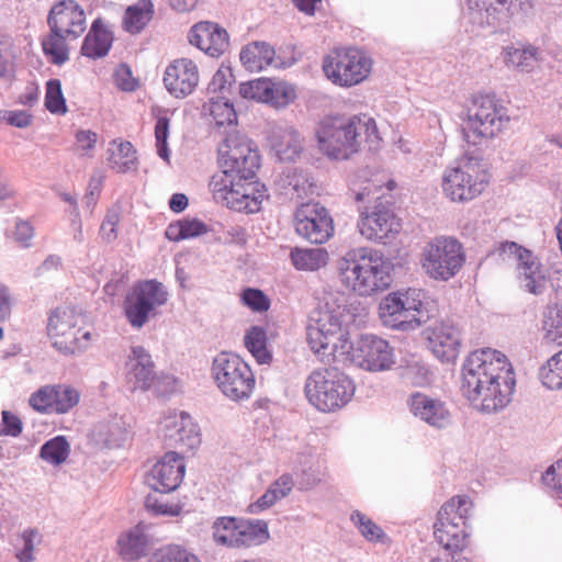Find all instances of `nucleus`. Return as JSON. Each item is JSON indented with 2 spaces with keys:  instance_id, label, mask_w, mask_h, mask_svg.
<instances>
[{
  "instance_id": "6e6552de",
  "label": "nucleus",
  "mask_w": 562,
  "mask_h": 562,
  "mask_svg": "<svg viewBox=\"0 0 562 562\" xmlns=\"http://www.w3.org/2000/svg\"><path fill=\"white\" fill-rule=\"evenodd\" d=\"M212 376L220 391L231 401L248 400L256 385L250 367L237 355L218 353L212 362Z\"/></svg>"
},
{
  "instance_id": "f03ea898",
  "label": "nucleus",
  "mask_w": 562,
  "mask_h": 562,
  "mask_svg": "<svg viewBox=\"0 0 562 562\" xmlns=\"http://www.w3.org/2000/svg\"><path fill=\"white\" fill-rule=\"evenodd\" d=\"M316 137L324 155L337 160L348 159L357 153L362 138L370 148L378 146L380 140L375 121L358 115L325 116L317 125Z\"/></svg>"
},
{
  "instance_id": "de8ad7c7",
  "label": "nucleus",
  "mask_w": 562,
  "mask_h": 562,
  "mask_svg": "<svg viewBox=\"0 0 562 562\" xmlns=\"http://www.w3.org/2000/svg\"><path fill=\"white\" fill-rule=\"evenodd\" d=\"M326 322H317L310 319L306 325V339L310 348L315 355L321 357L322 361H326Z\"/></svg>"
},
{
  "instance_id": "5701e85b",
  "label": "nucleus",
  "mask_w": 562,
  "mask_h": 562,
  "mask_svg": "<svg viewBox=\"0 0 562 562\" xmlns=\"http://www.w3.org/2000/svg\"><path fill=\"white\" fill-rule=\"evenodd\" d=\"M47 24L53 32L78 38L86 30V14L74 0H64L53 5Z\"/></svg>"
},
{
  "instance_id": "f257e3e1",
  "label": "nucleus",
  "mask_w": 562,
  "mask_h": 562,
  "mask_svg": "<svg viewBox=\"0 0 562 562\" xmlns=\"http://www.w3.org/2000/svg\"><path fill=\"white\" fill-rule=\"evenodd\" d=\"M516 380L506 356L492 348L472 351L461 369L462 395L484 413H495L512 400Z\"/></svg>"
},
{
  "instance_id": "a878e982",
  "label": "nucleus",
  "mask_w": 562,
  "mask_h": 562,
  "mask_svg": "<svg viewBox=\"0 0 562 562\" xmlns=\"http://www.w3.org/2000/svg\"><path fill=\"white\" fill-rule=\"evenodd\" d=\"M408 405L413 415L436 429L448 428L452 424V414L446 403L416 392L411 395Z\"/></svg>"
},
{
  "instance_id": "4d7b16f0",
  "label": "nucleus",
  "mask_w": 562,
  "mask_h": 562,
  "mask_svg": "<svg viewBox=\"0 0 562 562\" xmlns=\"http://www.w3.org/2000/svg\"><path fill=\"white\" fill-rule=\"evenodd\" d=\"M210 114L217 126L233 125L237 122L236 111L228 100L212 101L210 104Z\"/></svg>"
},
{
  "instance_id": "7c9ffc66",
  "label": "nucleus",
  "mask_w": 562,
  "mask_h": 562,
  "mask_svg": "<svg viewBox=\"0 0 562 562\" xmlns=\"http://www.w3.org/2000/svg\"><path fill=\"white\" fill-rule=\"evenodd\" d=\"M271 148L281 161H295L304 151V139L293 127L274 132Z\"/></svg>"
},
{
  "instance_id": "e433bc0d",
  "label": "nucleus",
  "mask_w": 562,
  "mask_h": 562,
  "mask_svg": "<svg viewBox=\"0 0 562 562\" xmlns=\"http://www.w3.org/2000/svg\"><path fill=\"white\" fill-rule=\"evenodd\" d=\"M237 548L259 546L269 539L268 525L259 519L238 518Z\"/></svg>"
},
{
  "instance_id": "58836bf2",
  "label": "nucleus",
  "mask_w": 562,
  "mask_h": 562,
  "mask_svg": "<svg viewBox=\"0 0 562 562\" xmlns=\"http://www.w3.org/2000/svg\"><path fill=\"white\" fill-rule=\"evenodd\" d=\"M153 14L154 4L151 0H139L126 9L123 18V29L131 34H137L149 23Z\"/></svg>"
},
{
  "instance_id": "ddd939ff",
  "label": "nucleus",
  "mask_w": 562,
  "mask_h": 562,
  "mask_svg": "<svg viewBox=\"0 0 562 562\" xmlns=\"http://www.w3.org/2000/svg\"><path fill=\"white\" fill-rule=\"evenodd\" d=\"M503 259H513L517 262V276L520 286L535 295L541 294L547 286V278L542 265L533 252L515 241L501 243L497 248Z\"/></svg>"
},
{
  "instance_id": "72a5a7b5",
  "label": "nucleus",
  "mask_w": 562,
  "mask_h": 562,
  "mask_svg": "<svg viewBox=\"0 0 562 562\" xmlns=\"http://www.w3.org/2000/svg\"><path fill=\"white\" fill-rule=\"evenodd\" d=\"M274 56V48L266 42H252L246 45L239 55L243 66L251 72H258L271 66Z\"/></svg>"
},
{
  "instance_id": "0eeeda50",
  "label": "nucleus",
  "mask_w": 562,
  "mask_h": 562,
  "mask_svg": "<svg viewBox=\"0 0 562 562\" xmlns=\"http://www.w3.org/2000/svg\"><path fill=\"white\" fill-rule=\"evenodd\" d=\"M472 502L468 496H454L446 502L437 515L434 525V537L449 555L462 551L467 547Z\"/></svg>"
},
{
  "instance_id": "c756f323",
  "label": "nucleus",
  "mask_w": 562,
  "mask_h": 562,
  "mask_svg": "<svg viewBox=\"0 0 562 562\" xmlns=\"http://www.w3.org/2000/svg\"><path fill=\"white\" fill-rule=\"evenodd\" d=\"M113 33L101 19H95L86 35L81 54L91 59H99L108 55L112 47Z\"/></svg>"
},
{
  "instance_id": "680f3d73",
  "label": "nucleus",
  "mask_w": 562,
  "mask_h": 562,
  "mask_svg": "<svg viewBox=\"0 0 562 562\" xmlns=\"http://www.w3.org/2000/svg\"><path fill=\"white\" fill-rule=\"evenodd\" d=\"M346 305L342 296L333 293L325 294L318 303V313L324 316H345Z\"/></svg>"
},
{
  "instance_id": "9b49d317",
  "label": "nucleus",
  "mask_w": 562,
  "mask_h": 562,
  "mask_svg": "<svg viewBox=\"0 0 562 562\" xmlns=\"http://www.w3.org/2000/svg\"><path fill=\"white\" fill-rule=\"evenodd\" d=\"M371 59L358 48H336L324 57L323 70L328 80L340 87L363 81L371 71Z\"/></svg>"
},
{
  "instance_id": "aec40b11",
  "label": "nucleus",
  "mask_w": 562,
  "mask_h": 562,
  "mask_svg": "<svg viewBox=\"0 0 562 562\" xmlns=\"http://www.w3.org/2000/svg\"><path fill=\"white\" fill-rule=\"evenodd\" d=\"M165 286L156 280H146L135 284L125 301L126 316H148L167 302Z\"/></svg>"
},
{
  "instance_id": "6e6d98bb",
  "label": "nucleus",
  "mask_w": 562,
  "mask_h": 562,
  "mask_svg": "<svg viewBox=\"0 0 562 562\" xmlns=\"http://www.w3.org/2000/svg\"><path fill=\"white\" fill-rule=\"evenodd\" d=\"M537 49L528 47L524 49L515 48L508 53L507 64L512 65L520 71H530L537 61Z\"/></svg>"
},
{
  "instance_id": "39448f33",
  "label": "nucleus",
  "mask_w": 562,
  "mask_h": 562,
  "mask_svg": "<svg viewBox=\"0 0 562 562\" xmlns=\"http://www.w3.org/2000/svg\"><path fill=\"white\" fill-rule=\"evenodd\" d=\"M509 120L507 108L494 94L475 95L468 109L464 138L469 144L481 145L502 133Z\"/></svg>"
},
{
  "instance_id": "4468645a",
  "label": "nucleus",
  "mask_w": 562,
  "mask_h": 562,
  "mask_svg": "<svg viewBox=\"0 0 562 562\" xmlns=\"http://www.w3.org/2000/svg\"><path fill=\"white\" fill-rule=\"evenodd\" d=\"M347 355L355 366L369 372L386 371L395 364L393 348L386 340L374 335L361 336Z\"/></svg>"
},
{
  "instance_id": "5fc2aeb1",
  "label": "nucleus",
  "mask_w": 562,
  "mask_h": 562,
  "mask_svg": "<svg viewBox=\"0 0 562 562\" xmlns=\"http://www.w3.org/2000/svg\"><path fill=\"white\" fill-rule=\"evenodd\" d=\"M350 519L368 541H381L385 537L382 528L362 513L353 512Z\"/></svg>"
},
{
  "instance_id": "49530a36",
  "label": "nucleus",
  "mask_w": 562,
  "mask_h": 562,
  "mask_svg": "<svg viewBox=\"0 0 562 562\" xmlns=\"http://www.w3.org/2000/svg\"><path fill=\"white\" fill-rule=\"evenodd\" d=\"M70 447L63 436H57L46 441L40 450V457L50 463L58 465L63 463L69 456Z\"/></svg>"
},
{
  "instance_id": "9d476101",
  "label": "nucleus",
  "mask_w": 562,
  "mask_h": 562,
  "mask_svg": "<svg viewBox=\"0 0 562 562\" xmlns=\"http://www.w3.org/2000/svg\"><path fill=\"white\" fill-rule=\"evenodd\" d=\"M490 175L477 159L467 158L447 168L442 190L454 202H467L479 196L487 187Z\"/></svg>"
},
{
  "instance_id": "2f4dec72",
  "label": "nucleus",
  "mask_w": 562,
  "mask_h": 562,
  "mask_svg": "<svg viewBox=\"0 0 562 562\" xmlns=\"http://www.w3.org/2000/svg\"><path fill=\"white\" fill-rule=\"evenodd\" d=\"M117 553L124 561H136L146 554L148 548V535L145 527L137 525L125 533H122L116 542Z\"/></svg>"
},
{
  "instance_id": "f3484780",
  "label": "nucleus",
  "mask_w": 562,
  "mask_h": 562,
  "mask_svg": "<svg viewBox=\"0 0 562 562\" xmlns=\"http://www.w3.org/2000/svg\"><path fill=\"white\" fill-rule=\"evenodd\" d=\"M531 0H477L471 8V21L494 30L506 25L517 10L531 9Z\"/></svg>"
},
{
  "instance_id": "20e7f679",
  "label": "nucleus",
  "mask_w": 562,
  "mask_h": 562,
  "mask_svg": "<svg viewBox=\"0 0 562 562\" xmlns=\"http://www.w3.org/2000/svg\"><path fill=\"white\" fill-rule=\"evenodd\" d=\"M352 380L337 368H319L306 378L304 392L318 411L328 413L347 405L355 394Z\"/></svg>"
},
{
  "instance_id": "dca6fc26",
  "label": "nucleus",
  "mask_w": 562,
  "mask_h": 562,
  "mask_svg": "<svg viewBox=\"0 0 562 562\" xmlns=\"http://www.w3.org/2000/svg\"><path fill=\"white\" fill-rule=\"evenodd\" d=\"M295 232L312 244H324L334 234L333 218L318 203L302 204L294 215Z\"/></svg>"
},
{
  "instance_id": "338daca9",
  "label": "nucleus",
  "mask_w": 562,
  "mask_h": 562,
  "mask_svg": "<svg viewBox=\"0 0 562 562\" xmlns=\"http://www.w3.org/2000/svg\"><path fill=\"white\" fill-rule=\"evenodd\" d=\"M542 330L547 344L562 346V318H546Z\"/></svg>"
},
{
  "instance_id": "c9c22d12",
  "label": "nucleus",
  "mask_w": 562,
  "mask_h": 562,
  "mask_svg": "<svg viewBox=\"0 0 562 562\" xmlns=\"http://www.w3.org/2000/svg\"><path fill=\"white\" fill-rule=\"evenodd\" d=\"M95 434L108 448L123 446L130 437V424L123 416H112L109 420L101 423Z\"/></svg>"
},
{
  "instance_id": "ea45409f",
  "label": "nucleus",
  "mask_w": 562,
  "mask_h": 562,
  "mask_svg": "<svg viewBox=\"0 0 562 562\" xmlns=\"http://www.w3.org/2000/svg\"><path fill=\"white\" fill-rule=\"evenodd\" d=\"M268 333L261 326H251L246 330L244 342L247 350L255 357L258 363L267 364L272 360L271 352L267 349Z\"/></svg>"
},
{
  "instance_id": "b1692460",
  "label": "nucleus",
  "mask_w": 562,
  "mask_h": 562,
  "mask_svg": "<svg viewBox=\"0 0 562 562\" xmlns=\"http://www.w3.org/2000/svg\"><path fill=\"white\" fill-rule=\"evenodd\" d=\"M126 383L131 391H147L157 375L150 353L142 346H133L125 361Z\"/></svg>"
},
{
  "instance_id": "e2e57ef3",
  "label": "nucleus",
  "mask_w": 562,
  "mask_h": 562,
  "mask_svg": "<svg viewBox=\"0 0 562 562\" xmlns=\"http://www.w3.org/2000/svg\"><path fill=\"white\" fill-rule=\"evenodd\" d=\"M234 82V75L229 67H220L213 75L212 80L207 86L210 93H224L229 90Z\"/></svg>"
},
{
  "instance_id": "bb28decb",
  "label": "nucleus",
  "mask_w": 562,
  "mask_h": 562,
  "mask_svg": "<svg viewBox=\"0 0 562 562\" xmlns=\"http://www.w3.org/2000/svg\"><path fill=\"white\" fill-rule=\"evenodd\" d=\"M239 94L244 99L271 103L277 106L286 105L294 97L293 90L285 85L273 83L266 78L240 83Z\"/></svg>"
},
{
  "instance_id": "4c0bfd02",
  "label": "nucleus",
  "mask_w": 562,
  "mask_h": 562,
  "mask_svg": "<svg viewBox=\"0 0 562 562\" xmlns=\"http://www.w3.org/2000/svg\"><path fill=\"white\" fill-rule=\"evenodd\" d=\"M112 147L108 149L109 153V166L120 173H125L131 170L137 169V157L136 150L130 142L116 140L112 143Z\"/></svg>"
},
{
  "instance_id": "052dcab7",
  "label": "nucleus",
  "mask_w": 562,
  "mask_h": 562,
  "mask_svg": "<svg viewBox=\"0 0 562 562\" xmlns=\"http://www.w3.org/2000/svg\"><path fill=\"white\" fill-rule=\"evenodd\" d=\"M241 301L256 313L267 312L270 307V300L258 289H246L241 294Z\"/></svg>"
},
{
  "instance_id": "864d4df0",
  "label": "nucleus",
  "mask_w": 562,
  "mask_h": 562,
  "mask_svg": "<svg viewBox=\"0 0 562 562\" xmlns=\"http://www.w3.org/2000/svg\"><path fill=\"white\" fill-rule=\"evenodd\" d=\"M45 106L54 114L67 112L66 101L61 91V83L58 79H50L46 83Z\"/></svg>"
},
{
  "instance_id": "7ed1b4c3",
  "label": "nucleus",
  "mask_w": 562,
  "mask_h": 562,
  "mask_svg": "<svg viewBox=\"0 0 562 562\" xmlns=\"http://www.w3.org/2000/svg\"><path fill=\"white\" fill-rule=\"evenodd\" d=\"M337 268L341 283L361 296L384 290L392 282L390 262L367 247L349 250Z\"/></svg>"
},
{
  "instance_id": "0e129e2a",
  "label": "nucleus",
  "mask_w": 562,
  "mask_h": 562,
  "mask_svg": "<svg viewBox=\"0 0 562 562\" xmlns=\"http://www.w3.org/2000/svg\"><path fill=\"white\" fill-rule=\"evenodd\" d=\"M120 215L119 207H112L108 211L100 227V234L103 240L110 243L117 237L116 225L120 222Z\"/></svg>"
},
{
  "instance_id": "f8f14e48",
  "label": "nucleus",
  "mask_w": 562,
  "mask_h": 562,
  "mask_svg": "<svg viewBox=\"0 0 562 562\" xmlns=\"http://www.w3.org/2000/svg\"><path fill=\"white\" fill-rule=\"evenodd\" d=\"M463 262L462 246L453 238H435L425 247L423 267L436 280H449Z\"/></svg>"
},
{
  "instance_id": "393cba45",
  "label": "nucleus",
  "mask_w": 562,
  "mask_h": 562,
  "mask_svg": "<svg viewBox=\"0 0 562 562\" xmlns=\"http://www.w3.org/2000/svg\"><path fill=\"white\" fill-rule=\"evenodd\" d=\"M200 80L196 64L189 58H178L170 63L164 74V83L176 98L191 94Z\"/></svg>"
},
{
  "instance_id": "79ce46f5",
  "label": "nucleus",
  "mask_w": 562,
  "mask_h": 562,
  "mask_svg": "<svg viewBox=\"0 0 562 562\" xmlns=\"http://www.w3.org/2000/svg\"><path fill=\"white\" fill-rule=\"evenodd\" d=\"M290 257L296 269L314 271L326 265L328 254L323 248H294Z\"/></svg>"
},
{
  "instance_id": "09e8293b",
  "label": "nucleus",
  "mask_w": 562,
  "mask_h": 562,
  "mask_svg": "<svg viewBox=\"0 0 562 562\" xmlns=\"http://www.w3.org/2000/svg\"><path fill=\"white\" fill-rule=\"evenodd\" d=\"M540 378L544 386L550 390L562 389V350L548 359L541 368Z\"/></svg>"
},
{
  "instance_id": "603ef678",
  "label": "nucleus",
  "mask_w": 562,
  "mask_h": 562,
  "mask_svg": "<svg viewBox=\"0 0 562 562\" xmlns=\"http://www.w3.org/2000/svg\"><path fill=\"white\" fill-rule=\"evenodd\" d=\"M15 48L9 38L0 40V79L12 81L15 77Z\"/></svg>"
},
{
  "instance_id": "bf43d9fd",
  "label": "nucleus",
  "mask_w": 562,
  "mask_h": 562,
  "mask_svg": "<svg viewBox=\"0 0 562 562\" xmlns=\"http://www.w3.org/2000/svg\"><path fill=\"white\" fill-rule=\"evenodd\" d=\"M54 385H45L34 392L29 400L30 405L37 412L47 413L53 412Z\"/></svg>"
},
{
  "instance_id": "473e14b6",
  "label": "nucleus",
  "mask_w": 562,
  "mask_h": 562,
  "mask_svg": "<svg viewBox=\"0 0 562 562\" xmlns=\"http://www.w3.org/2000/svg\"><path fill=\"white\" fill-rule=\"evenodd\" d=\"M317 322H326V361L335 357L336 352L347 355L352 349L350 334L347 326H344L339 318H314Z\"/></svg>"
},
{
  "instance_id": "a211bd4d",
  "label": "nucleus",
  "mask_w": 562,
  "mask_h": 562,
  "mask_svg": "<svg viewBox=\"0 0 562 562\" xmlns=\"http://www.w3.org/2000/svg\"><path fill=\"white\" fill-rule=\"evenodd\" d=\"M423 335L438 359H456L461 345V329L453 318H435V322L423 330Z\"/></svg>"
},
{
  "instance_id": "a18cd8bd",
  "label": "nucleus",
  "mask_w": 562,
  "mask_h": 562,
  "mask_svg": "<svg viewBox=\"0 0 562 562\" xmlns=\"http://www.w3.org/2000/svg\"><path fill=\"white\" fill-rule=\"evenodd\" d=\"M67 37L68 36L61 33L49 30V34L43 38L42 48L50 63L55 65H63L69 59V50L66 44Z\"/></svg>"
},
{
  "instance_id": "c03bdc74",
  "label": "nucleus",
  "mask_w": 562,
  "mask_h": 562,
  "mask_svg": "<svg viewBox=\"0 0 562 562\" xmlns=\"http://www.w3.org/2000/svg\"><path fill=\"white\" fill-rule=\"evenodd\" d=\"M206 232L207 227L203 222L195 218H183L168 225L166 237L169 240L179 241L201 236Z\"/></svg>"
},
{
  "instance_id": "4be33fe9",
  "label": "nucleus",
  "mask_w": 562,
  "mask_h": 562,
  "mask_svg": "<svg viewBox=\"0 0 562 562\" xmlns=\"http://www.w3.org/2000/svg\"><path fill=\"white\" fill-rule=\"evenodd\" d=\"M186 465L178 452L169 451L151 468L146 483L155 492L170 493L181 483Z\"/></svg>"
},
{
  "instance_id": "3c124183",
  "label": "nucleus",
  "mask_w": 562,
  "mask_h": 562,
  "mask_svg": "<svg viewBox=\"0 0 562 562\" xmlns=\"http://www.w3.org/2000/svg\"><path fill=\"white\" fill-rule=\"evenodd\" d=\"M53 397V412L65 414L79 403L80 394L74 387L54 385Z\"/></svg>"
},
{
  "instance_id": "cd10ccee",
  "label": "nucleus",
  "mask_w": 562,
  "mask_h": 562,
  "mask_svg": "<svg viewBox=\"0 0 562 562\" xmlns=\"http://www.w3.org/2000/svg\"><path fill=\"white\" fill-rule=\"evenodd\" d=\"M188 38L191 45L212 57L222 55L229 46L227 32L215 23L202 21L194 24Z\"/></svg>"
},
{
  "instance_id": "6ab92c4d",
  "label": "nucleus",
  "mask_w": 562,
  "mask_h": 562,
  "mask_svg": "<svg viewBox=\"0 0 562 562\" xmlns=\"http://www.w3.org/2000/svg\"><path fill=\"white\" fill-rule=\"evenodd\" d=\"M161 432L167 446L182 451H191L201 443L200 428L186 412L166 416L161 422Z\"/></svg>"
},
{
  "instance_id": "2eb2a0df",
  "label": "nucleus",
  "mask_w": 562,
  "mask_h": 562,
  "mask_svg": "<svg viewBox=\"0 0 562 562\" xmlns=\"http://www.w3.org/2000/svg\"><path fill=\"white\" fill-rule=\"evenodd\" d=\"M238 158L244 159L243 172L246 176H256L260 167V156L251 140L238 133L228 134L218 146V164L225 170H233L238 166Z\"/></svg>"
},
{
  "instance_id": "774afa93",
  "label": "nucleus",
  "mask_w": 562,
  "mask_h": 562,
  "mask_svg": "<svg viewBox=\"0 0 562 562\" xmlns=\"http://www.w3.org/2000/svg\"><path fill=\"white\" fill-rule=\"evenodd\" d=\"M2 424H0V435L16 437L22 432V423L15 415L8 411L2 412Z\"/></svg>"
},
{
  "instance_id": "1a4fd4ad",
  "label": "nucleus",
  "mask_w": 562,
  "mask_h": 562,
  "mask_svg": "<svg viewBox=\"0 0 562 562\" xmlns=\"http://www.w3.org/2000/svg\"><path fill=\"white\" fill-rule=\"evenodd\" d=\"M209 187L217 203L238 212H258L267 196L263 184L251 180H235L225 175H214Z\"/></svg>"
},
{
  "instance_id": "8fccbe9b",
  "label": "nucleus",
  "mask_w": 562,
  "mask_h": 562,
  "mask_svg": "<svg viewBox=\"0 0 562 562\" xmlns=\"http://www.w3.org/2000/svg\"><path fill=\"white\" fill-rule=\"evenodd\" d=\"M148 562H200L198 557L178 544H169L158 549Z\"/></svg>"
},
{
  "instance_id": "13d9d810",
  "label": "nucleus",
  "mask_w": 562,
  "mask_h": 562,
  "mask_svg": "<svg viewBox=\"0 0 562 562\" xmlns=\"http://www.w3.org/2000/svg\"><path fill=\"white\" fill-rule=\"evenodd\" d=\"M169 135V120L165 116L158 117L155 125V138L157 154L160 158L169 162L170 151L167 139Z\"/></svg>"
},
{
  "instance_id": "423d86ee",
  "label": "nucleus",
  "mask_w": 562,
  "mask_h": 562,
  "mask_svg": "<svg viewBox=\"0 0 562 562\" xmlns=\"http://www.w3.org/2000/svg\"><path fill=\"white\" fill-rule=\"evenodd\" d=\"M370 194L367 187L355 193L356 201L369 202L364 207H359L358 228L366 239L385 244L400 233L401 222L394 213L390 198L380 195L371 199Z\"/></svg>"
},
{
  "instance_id": "c85d7f7f",
  "label": "nucleus",
  "mask_w": 562,
  "mask_h": 562,
  "mask_svg": "<svg viewBox=\"0 0 562 562\" xmlns=\"http://www.w3.org/2000/svg\"><path fill=\"white\" fill-rule=\"evenodd\" d=\"M419 289H408L387 294L379 304V316H395L404 312L428 313Z\"/></svg>"
},
{
  "instance_id": "412c9836",
  "label": "nucleus",
  "mask_w": 562,
  "mask_h": 562,
  "mask_svg": "<svg viewBox=\"0 0 562 562\" xmlns=\"http://www.w3.org/2000/svg\"><path fill=\"white\" fill-rule=\"evenodd\" d=\"M47 335L55 349L64 355H72L88 347L91 334L77 328L72 318H48Z\"/></svg>"
},
{
  "instance_id": "69168bd1",
  "label": "nucleus",
  "mask_w": 562,
  "mask_h": 562,
  "mask_svg": "<svg viewBox=\"0 0 562 562\" xmlns=\"http://www.w3.org/2000/svg\"><path fill=\"white\" fill-rule=\"evenodd\" d=\"M543 483L562 497V459L549 467L542 475Z\"/></svg>"
},
{
  "instance_id": "37998d69",
  "label": "nucleus",
  "mask_w": 562,
  "mask_h": 562,
  "mask_svg": "<svg viewBox=\"0 0 562 562\" xmlns=\"http://www.w3.org/2000/svg\"><path fill=\"white\" fill-rule=\"evenodd\" d=\"M237 524L236 517H217L212 525L214 542L226 548H237Z\"/></svg>"
},
{
  "instance_id": "f704fd0d",
  "label": "nucleus",
  "mask_w": 562,
  "mask_h": 562,
  "mask_svg": "<svg viewBox=\"0 0 562 562\" xmlns=\"http://www.w3.org/2000/svg\"><path fill=\"white\" fill-rule=\"evenodd\" d=\"M279 183L285 194L292 198L304 199L313 193V182L308 172L290 167L282 171Z\"/></svg>"
},
{
  "instance_id": "a19ab883",
  "label": "nucleus",
  "mask_w": 562,
  "mask_h": 562,
  "mask_svg": "<svg viewBox=\"0 0 562 562\" xmlns=\"http://www.w3.org/2000/svg\"><path fill=\"white\" fill-rule=\"evenodd\" d=\"M400 376L404 383L413 386H425L429 383V369L419 358L404 359L400 366Z\"/></svg>"
}]
</instances>
